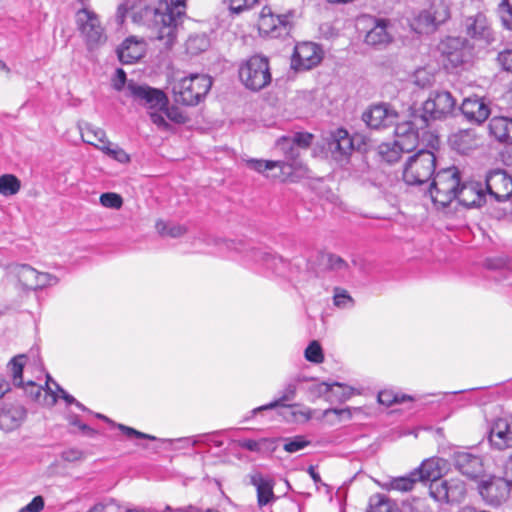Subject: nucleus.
<instances>
[{
  "label": "nucleus",
  "instance_id": "nucleus-33",
  "mask_svg": "<svg viewBox=\"0 0 512 512\" xmlns=\"http://www.w3.org/2000/svg\"><path fill=\"white\" fill-rule=\"evenodd\" d=\"M460 111L468 122L480 125V100L478 98L464 99Z\"/></svg>",
  "mask_w": 512,
  "mask_h": 512
},
{
  "label": "nucleus",
  "instance_id": "nucleus-55",
  "mask_svg": "<svg viewBox=\"0 0 512 512\" xmlns=\"http://www.w3.org/2000/svg\"><path fill=\"white\" fill-rule=\"evenodd\" d=\"M482 42L486 47L493 46L499 42L498 33L490 26L482 24Z\"/></svg>",
  "mask_w": 512,
  "mask_h": 512
},
{
  "label": "nucleus",
  "instance_id": "nucleus-54",
  "mask_svg": "<svg viewBox=\"0 0 512 512\" xmlns=\"http://www.w3.org/2000/svg\"><path fill=\"white\" fill-rule=\"evenodd\" d=\"M118 428L129 438L135 437V438L147 439V440H152V441L159 440L158 438H156L153 435L140 432L132 427H128L123 424H118Z\"/></svg>",
  "mask_w": 512,
  "mask_h": 512
},
{
  "label": "nucleus",
  "instance_id": "nucleus-30",
  "mask_svg": "<svg viewBox=\"0 0 512 512\" xmlns=\"http://www.w3.org/2000/svg\"><path fill=\"white\" fill-rule=\"evenodd\" d=\"M456 199L464 207H476L480 201V184L478 182L461 183Z\"/></svg>",
  "mask_w": 512,
  "mask_h": 512
},
{
  "label": "nucleus",
  "instance_id": "nucleus-3",
  "mask_svg": "<svg viewBox=\"0 0 512 512\" xmlns=\"http://www.w3.org/2000/svg\"><path fill=\"white\" fill-rule=\"evenodd\" d=\"M212 87V78L206 74H191L175 82L172 87L174 100L185 106L200 103Z\"/></svg>",
  "mask_w": 512,
  "mask_h": 512
},
{
  "label": "nucleus",
  "instance_id": "nucleus-39",
  "mask_svg": "<svg viewBox=\"0 0 512 512\" xmlns=\"http://www.w3.org/2000/svg\"><path fill=\"white\" fill-rule=\"evenodd\" d=\"M210 41L206 34L190 35L186 41V49L192 55H197L208 49Z\"/></svg>",
  "mask_w": 512,
  "mask_h": 512
},
{
  "label": "nucleus",
  "instance_id": "nucleus-62",
  "mask_svg": "<svg viewBox=\"0 0 512 512\" xmlns=\"http://www.w3.org/2000/svg\"><path fill=\"white\" fill-rule=\"evenodd\" d=\"M61 458L67 462L79 461L83 458V452L75 448L67 449L61 453Z\"/></svg>",
  "mask_w": 512,
  "mask_h": 512
},
{
  "label": "nucleus",
  "instance_id": "nucleus-19",
  "mask_svg": "<svg viewBox=\"0 0 512 512\" xmlns=\"http://www.w3.org/2000/svg\"><path fill=\"white\" fill-rule=\"evenodd\" d=\"M27 417L26 408L18 402H5L0 407V430L11 432L18 429Z\"/></svg>",
  "mask_w": 512,
  "mask_h": 512
},
{
  "label": "nucleus",
  "instance_id": "nucleus-24",
  "mask_svg": "<svg viewBox=\"0 0 512 512\" xmlns=\"http://www.w3.org/2000/svg\"><path fill=\"white\" fill-rule=\"evenodd\" d=\"M447 470V461L442 458H429L414 469L420 482L438 480Z\"/></svg>",
  "mask_w": 512,
  "mask_h": 512
},
{
  "label": "nucleus",
  "instance_id": "nucleus-11",
  "mask_svg": "<svg viewBox=\"0 0 512 512\" xmlns=\"http://www.w3.org/2000/svg\"><path fill=\"white\" fill-rule=\"evenodd\" d=\"M456 106V100L448 91H432L419 111L428 122L430 120L444 119L451 115Z\"/></svg>",
  "mask_w": 512,
  "mask_h": 512
},
{
  "label": "nucleus",
  "instance_id": "nucleus-49",
  "mask_svg": "<svg viewBox=\"0 0 512 512\" xmlns=\"http://www.w3.org/2000/svg\"><path fill=\"white\" fill-rule=\"evenodd\" d=\"M406 399L411 400V397L406 395L399 397L398 394H394L392 391L389 390L381 391L378 394L379 403L385 406H391L394 403H401Z\"/></svg>",
  "mask_w": 512,
  "mask_h": 512
},
{
  "label": "nucleus",
  "instance_id": "nucleus-14",
  "mask_svg": "<svg viewBox=\"0 0 512 512\" xmlns=\"http://www.w3.org/2000/svg\"><path fill=\"white\" fill-rule=\"evenodd\" d=\"M323 54V50L316 43H298L291 58V68L295 71L311 70L321 63Z\"/></svg>",
  "mask_w": 512,
  "mask_h": 512
},
{
  "label": "nucleus",
  "instance_id": "nucleus-21",
  "mask_svg": "<svg viewBox=\"0 0 512 512\" xmlns=\"http://www.w3.org/2000/svg\"><path fill=\"white\" fill-rule=\"evenodd\" d=\"M146 44L135 36L126 38L117 48V56L123 64H133L145 54Z\"/></svg>",
  "mask_w": 512,
  "mask_h": 512
},
{
  "label": "nucleus",
  "instance_id": "nucleus-17",
  "mask_svg": "<svg viewBox=\"0 0 512 512\" xmlns=\"http://www.w3.org/2000/svg\"><path fill=\"white\" fill-rule=\"evenodd\" d=\"M398 113L390 105L381 103L371 106L363 113V121L372 129H382L394 125Z\"/></svg>",
  "mask_w": 512,
  "mask_h": 512
},
{
  "label": "nucleus",
  "instance_id": "nucleus-25",
  "mask_svg": "<svg viewBox=\"0 0 512 512\" xmlns=\"http://www.w3.org/2000/svg\"><path fill=\"white\" fill-rule=\"evenodd\" d=\"M453 149L462 154H467L478 147V136L475 129H462L449 138Z\"/></svg>",
  "mask_w": 512,
  "mask_h": 512
},
{
  "label": "nucleus",
  "instance_id": "nucleus-16",
  "mask_svg": "<svg viewBox=\"0 0 512 512\" xmlns=\"http://www.w3.org/2000/svg\"><path fill=\"white\" fill-rule=\"evenodd\" d=\"M488 441L493 449L512 448V417L497 418L489 427Z\"/></svg>",
  "mask_w": 512,
  "mask_h": 512
},
{
  "label": "nucleus",
  "instance_id": "nucleus-10",
  "mask_svg": "<svg viewBox=\"0 0 512 512\" xmlns=\"http://www.w3.org/2000/svg\"><path fill=\"white\" fill-rule=\"evenodd\" d=\"M126 91L127 96L150 110H163L169 103L166 94L162 90L146 84H138L134 80L127 82Z\"/></svg>",
  "mask_w": 512,
  "mask_h": 512
},
{
  "label": "nucleus",
  "instance_id": "nucleus-64",
  "mask_svg": "<svg viewBox=\"0 0 512 512\" xmlns=\"http://www.w3.org/2000/svg\"><path fill=\"white\" fill-rule=\"evenodd\" d=\"M160 110H154L149 113L151 121L159 128L168 129L169 124L165 120L164 116L159 112Z\"/></svg>",
  "mask_w": 512,
  "mask_h": 512
},
{
  "label": "nucleus",
  "instance_id": "nucleus-18",
  "mask_svg": "<svg viewBox=\"0 0 512 512\" xmlns=\"http://www.w3.org/2000/svg\"><path fill=\"white\" fill-rule=\"evenodd\" d=\"M486 190L497 201H505L512 195V177L501 169L487 174Z\"/></svg>",
  "mask_w": 512,
  "mask_h": 512
},
{
  "label": "nucleus",
  "instance_id": "nucleus-37",
  "mask_svg": "<svg viewBox=\"0 0 512 512\" xmlns=\"http://www.w3.org/2000/svg\"><path fill=\"white\" fill-rule=\"evenodd\" d=\"M334 386L343 388L345 390L343 392V396H342V398L344 400L350 398V396L352 395V388L344 387L342 384H340L338 382H335L333 384H329L326 382L313 384L312 386L309 387V393L314 398H319V397L326 395L328 392H330Z\"/></svg>",
  "mask_w": 512,
  "mask_h": 512
},
{
  "label": "nucleus",
  "instance_id": "nucleus-2",
  "mask_svg": "<svg viewBox=\"0 0 512 512\" xmlns=\"http://www.w3.org/2000/svg\"><path fill=\"white\" fill-rule=\"evenodd\" d=\"M444 68L451 73L467 70L473 63V47L460 37H446L438 44Z\"/></svg>",
  "mask_w": 512,
  "mask_h": 512
},
{
  "label": "nucleus",
  "instance_id": "nucleus-59",
  "mask_svg": "<svg viewBox=\"0 0 512 512\" xmlns=\"http://www.w3.org/2000/svg\"><path fill=\"white\" fill-rule=\"evenodd\" d=\"M42 387L36 385L34 382L29 381L24 386V391L32 400L41 402V396H42Z\"/></svg>",
  "mask_w": 512,
  "mask_h": 512
},
{
  "label": "nucleus",
  "instance_id": "nucleus-48",
  "mask_svg": "<svg viewBox=\"0 0 512 512\" xmlns=\"http://www.w3.org/2000/svg\"><path fill=\"white\" fill-rule=\"evenodd\" d=\"M335 137L337 138V142H339L342 146V155L348 156L353 150V141L349 136L347 130L339 128L333 132Z\"/></svg>",
  "mask_w": 512,
  "mask_h": 512
},
{
  "label": "nucleus",
  "instance_id": "nucleus-53",
  "mask_svg": "<svg viewBox=\"0 0 512 512\" xmlns=\"http://www.w3.org/2000/svg\"><path fill=\"white\" fill-rule=\"evenodd\" d=\"M326 265L329 269L334 271H342L348 268L347 262L335 254H327Z\"/></svg>",
  "mask_w": 512,
  "mask_h": 512
},
{
  "label": "nucleus",
  "instance_id": "nucleus-22",
  "mask_svg": "<svg viewBox=\"0 0 512 512\" xmlns=\"http://www.w3.org/2000/svg\"><path fill=\"white\" fill-rule=\"evenodd\" d=\"M276 148L285 157L283 161L285 162L286 170L282 174L290 175L294 170H303L305 168L300 160L302 149L290 143L286 136H282L276 141Z\"/></svg>",
  "mask_w": 512,
  "mask_h": 512
},
{
  "label": "nucleus",
  "instance_id": "nucleus-12",
  "mask_svg": "<svg viewBox=\"0 0 512 512\" xmlns=\"http://www.w3.org/2000/svg\"><path fill=\"white\" fill-rule=\"evenodd\" d=\"M292 13L275 15L270 7H263L258 21L259 32L271 38H280L290 33Z\"/></svg>",
  "mask_w": 512,
  "mask_h": 512
},
{
  "label": "nucleus",
  "instance_id": "nucleus-1",
  "mask_svg": "<svg viewBox=\"0 0 512 512\" xmlns=\"http://www.w3.org/2000/svg\"><path fill=\"white\" fill-rule=\"evenodd\" d=\"M185 16L186 0H170L169 3H160L158 7L145 6L141 11L134 13V21H151L155 38L166 49H170L183 29Z\"/></svg>",
  "mask_w": 512,
  "mask_h": 512
},
{
  "label": "nucleus",
  "instance_id": "nucleus-38",
  "mask_svg": "<svg viewBox=\"0 0 512 512\" xmlns=\"http://www.w3.org/2000/svg\"><path fill=\"white\" fill-rule=\"evenodd\" d=\"M401 147L397 145V141L394 140L393 143H382L379 145V155L381 159L388 164H393L397 162L401 154L405 151L400 149Z\"/></svg>",
  "mask_w": 512,
  "mask_h": 512
},
{
  "label": "nucleus",
  "instance_id": "nucleus-4",
  "mask_svg": "<svg viewBox=\"0 0 512 512\" xmlns=\"http://www.w3.org/2000/svg\"><path fill=\"white\" fill-rule=\"evenodd\" d=\"M460 185L461 176L457 167L451 166L437 171L429 188L433 203L442 208L447 207L456 199Z\"/></svg>",
  "mask_w": 512,
  "mask_h": 512
},
{
  "label": "nucleus",
  "instance_id": "nucleus-43",
  "mask_svg": "<svg viewBox=\"0 0 512 512\" xmlns=\"http://www.w3.org/2000/svg\"><path fill=\"white\" fill-rule=\"evenodd\" d=\"M286 139L302 150H307L314 140V135L309 132H295Z\"/></svg>",
  "mask_w": 512,
  "mask_h": 512
},
{
  "label": "nucleus",
  "instance_id": "nucleus-32",
  "mask_svg": "<svg viewBox=\"0 0 512 512\" xmlns=\"http://www.w3.org/2000/svg\"><path fill=\"white\" fill-rule=\"evenodd\" d=\"M248 168L264 174L265 172H273L275 169H278L280 173L285 172L286 165L284 161H272V160H262V159H248L245 161Z\"/></svg>",
  "mask_w": 512,
  "mask_h": 512
},
{
  "label": "nucleus",
  "instance_id": "nucleus-27",
  "mask_svg": "<svg viewBox=\"0 0 512 512\" xmlns=\"http://www.w3.org/2000/svg\"><path fill=\"white\" fill-rule=\"evenodd\" d=\"M489 133L501 143H512V118L494 117L488 125Z\"/></svg>",
  "mask_w": 512,
  "mask_h": 512
},
{
  "label": "nucleus",
  "instance_id": "nucleus-45",
  "mask_svg": "<svg viewBox=\"0 0 512 512\" xmlns=\"http://www.w3.org/2000/svg\"><path fill=\"white\" fill-rule=\"evenodd\" d=\"M498 12L502 25L512 31V0H502Z\"/></svg>",
  "mask_w": 512,
  "mask_h": 512
},
{
  "label": "nucleus",
  "instance_id": "nucleus-46",
  "mask_svg": "<svg viewBox=\"0 0 512 512\" xmlns=\"http://www.w3.org/2000/svg\"><path fill=\"white\" fill-rule=\"evenodd\" d=\"M142 0H125L122 2L117 8L118 17L124 18L128 12L132 13V17L134 18V13L141 11L146 5L141 4Z\"/></svg>",
  "mask_w": 512,
  "mask_h": 512
},
{
  "label": "nucleus",
  "instance_id": "nucleus-36",
  "mask_svg": "<svg viewBox=\"0 0 512 512\" xmlns=\"http://www.w3.org/2000/svg\"><path fill=\"white\" fill-rule=\"evenodd\" d=\"M156 230L161 236L171 238H178L187 233L186 226L163 220L156 222Z\"/></svg>",
  "mask_w": 512,
  "mask_h": 512
},
{
  "label": "nucleus",
  "instance_id": "nucleus-44",
  "mask_svg": "<svg viewBox=\"0 0 512 512\" xmlns=\"http://www.w3.org/2000/svg\"><path fill=\"white\" fill-rule=\"evenodd\" d=\"M367 512H391V504L383 495L376 494L370 497Z\"/></svg>",
  "mask_w": 512,
  "mask_h": 512
},
{
  "label": "nucleus",
  "instance_id": "nucleus-63",
  "mask_svg": "<svg viewBox=\"0 0 512 512\" xmlns=\"http://www.w3.org/2000/svg\"><path fill=\"white\" fill-rule=\"evenodd\" d=\"M237 445L248 451L259 452L261 449V442L253 439H242L237 441Z\"/></svg>",
  "mask_w": 512,
  "mask_h": 512
},
{
  "label": "nucleus",
  "instance_id": "nucleus-34",
  "mask_svg": "<svg viewBox=\"0 0 512 512\" xmlns=\"http://www.w3.org/2000/svg\"><path fill=\"white\" fill-rule=\"evenodd\" d=\"M81 137L87 144L97 146L104 145L108 140L103 129L87 124L81 131Z\"/></svg>",
  "mask_w": 512,
  "mask_h": 512
},
{
  "label": "nucleus",
  "instance_id": "nucleus-7",
  "mask_svg": "<svg viewBox=\"0 0 512 512\" xmlns=\"http://www.w3.org/2000/svg\"><path fill=\"white\" fill-rule=\"evenodd\" d=\"M239 77L246 88L259 91L271 82L269 60L261 55L251 56L239 68Z\"/></svg>",
  "mask_w": 512,
  "mask_h": 512
},
{
  "label": "nucleus",
  "instance_id": "nucleus-15",
  "mask_svg": "<svg viewBox=\"0 0 512 512\" xmlns=\"http://www.w3.org/2000/svg\"><path fill=\"white\" fill-rule=\"evenodd\" d=\"M450 17L449 7L446 4H442L438 10H433V7L429 10H422L416 15L411 21V28L419 34L430 33L436 30V28L448 20Z\"/></svg>",
  "mask_w": 512,
  "mask_h": 512
},
{
  "label": "nucleus",
  "instance_id": "nucleus-47",
  "mask_svg": "<svg viewBox=\"0 0 512 512\" xmlns=\"http://www.w3.org/2000/svg\"><path fill=\"white\" fill-rule=\"evenodd\" d=\"M305 358L309 362L316 364L322 363L324 355L320 344L317 341H312L305 349Z\"/></svg>",
  "mask_w": 512,
  "mask_h": 512
},
{
  "label": "nucleus",
  "instance_id": "nucleus-56",
  "mask_svg": "<svg viewBox=\"0 0 512 512\" xmlns=\"http://www.w3.org/2000/svg\"><path fill=\"white\" fill-rule=\"evenodd\" d=\"M334 305L339 308H346L353 305L352 297L345 290L336 289L334 295Z\"/></svg>",
  "mask_w": 512,
  "mask_h": 512
},
{
  "label": "nucleus",
  "instance_id": "nucleus-6",
  "mask_svg": "<svg viewBox=\"0 0 512 512\" xmlns=\"http://www.w3.org/2000/svg\"><path fill=\"white\" fill-rule=\"evenodd\" d=\"M395 125L397 145L407 153L417 147L420 137L426 134V129L429 127L428 120L421 116L419 111L412 112L408 120L396 122Z\"/></svg>",
  "mask_w": 512,
  "mask_h": 512
},
{
  "label": "nucleus",
  "instance_id": "nucleus-61",
  "mask_svg": "<svg viewBox=\"0 0 512 512\" xmlns=\"http://www.w3.org/2000/svg\"><path fill=\"white\" fill-rule=\"evenodd\" d=\"M127 78L126 73L122 68H118L115 72V76L113 78L112 86L115 90L121 91L127 87L126 84Z\"/></svg>",
  "mask_w": 512,
  "mask_h": 512
},
{
  "label": "nucleus",
  "instance_id": "nucleus-31",
  "mask_svg": "<svg viewBox=\"0 0 512 512\" xmlns=\"http://www.w3.org/2000/svg\"><path fill=\"white\" fill-rule=\"evenodd\" d=\"M299 380L300 379H297V380L291 381L288 384H286L279 399H277V400H275L273 402H270V403H268L266 405H262L260 407H257L252 412L254 414H256V413H258L260 411L274 409V408H276L278 406L284 405L285 402L293 400L295 395H296L297 382Z\"/></svg>",
  "mask_w": 512,
  "mask_h": 512
},
{
  "label": "nucleus",
  "instance_id": "nucleus-20",
  "mask_svg": "<svg viewBox=\"0 0 512 512\" xmlns=\"http://www.w3.org/2000/svg\"><path fill=\"white\" fill-rule=\"evenodd\" d=\"M511 482L506 478L490 477L489 480L482 478V498L492 505H498L507 498Z\"/></svg>",
  "mask_w": 512,
  "mask_h": 512
},
{
  "label": "nucleus",
  "instance_id": "nucleus-52",
  "mask_svg": "<svg viewBox=\"0 0 512 512\" xmlns=\"http://www.w3.org/2000/svg\"><path fill=\"white\" fill-rule=\"evenodd\" d=\"M231 13L239 14L252 8L258 3V0H225Z\"/></svg>",
  "mask_w": 512,
  "mask_h": 512
},
{
  "label": "nucleus",
  "instance_id": "nucleus-58",
  "mask_svg": "<svg viewBox=\"0 0 512 512\" xmlns=\"http://www.w3.org/2000/svg\"><path fill=\"white\" fill-rule=\"evenodd\" d=\"M328 149L336 160H341L342 158L347 157L346 155H342V146L337 142V138L333 132L331 133L328 141Z\"/></svg>",
  "mask_w": 512,
  "mask_h": 512
},
{
  "label": "nucleus",
  "instance_id": "nucleus-41",
  "mask_svg": "<svg viewBox=\"0 0 512 512\" xmlns=\"http://www.w3.org/2000/svg\"><path fill=\"white\" fill-rule=\"evenodd\" d=\"M21 188L20 180L12 174L0 176V194L3 196H12L19 192Z\"/></svg>",
  "mask_w": 512,
  "mask_h": 512
},
{
  "label": "nucleus",
  "instance_id": "nucleus-50",
  "mask_svg": "<svg viewBox=\"0 0 512 512\" xmlns=\"http://www.w3.org/2000/svg\"><path fill=\"white\" fill-rule=\"evenodd\" d=\"M310 441L306 440L303 436H295L285 440L284 450L289 453H295L307 447Z\"/></svg>",
  "mask_w": 512,
  "mask_h": 512
},
{
  "label": "nucleus",
  "instance_id": "nucleus-51",
  "mask_svg": "<svg viewBox=\"0 0 512 512\" xmlns=\"http://www.w3.org/2000/svg\"><path fill=\"white\" fill-rule=\"evenodd\" d=\"M100 203L106 208L119 209L123 205V199L119 194L107 192L100 196Z\"/></svg>",
  "mask_w": 512,
  "mask_h": 512
},
{
  "label": "nucleus",
  "instance_id": "nucleus-26",
  "mask_svg": "<svg viewBox=\"0 0 512 512\" xmlns=\"http://www.w3.org/2000/svg\"><path fill=\"white\" fill-rule=\"evenodd\" d=\"M390 21L387 19H374L373 27L366 33L365 42L371 46H384L392 41L388 32Z\"/></svg>",
  "mask_w": 512,
  "mask_h": 512
},
{
  "label": "nucleus",
  "instance_id": "nucleus-29",
  "mask_svg": "<svg viewBox=\"0 0 512 512\" xmlns=\"http://www.w3.org/2000/svg\"><path fill=\"white\" fill-rule=\"evenodd\" d=\"M418 482L420 481L417 477V473L413 470L405 476L389 478L381 484V487L386 491L406 493L412 491Z\"/></svg>",
  "mask_w": 512,
  "mask_h": 512
},
{
  "label": "nucleus",
  "instance_id": "nucleus-40",
  "mask_svg": "<svg viewBox=\"0 0 512 512\" xmlns=\"http://www.w3.org/2000/svg\"><path fill=\"white\" fill-rule=\"evenodd\" d=\"M25 362V355H17L13 357L7 365L8 371L12 376L13 383L16 386L23 385L22 375Z\"/></svg>",
  "mask_w": 512,
  "mask_h": 512
},
{
  "label": "nucleus",
  "instance_id": "nucleus-8",
  "mask_svg": "<svg viewBox=\"0 0 512 512\" xmlns=\"http://www.w3.org/2000/svg\"><path fill=\"white\" fill-rule=\"evenodd\" d=\"M6 273L15 279L24 289L38 290L48 286L56 285L59 279L50 274L38 272L28 264L12 263L6 266Z\"/></svg>",
  "mask_w": 512,
  "mask_h": 512
},
{
  "label": "nucleus",
  "instance_id": "nucleus-9",
  "mask_svg": "<svg viewBox=\"0 0 512 512\" xmlns=\"http://www.w3.org/2000/svg\"><path fill=\"white\" fill-rule=\"evenodd\" d=\"M75 21L89 49H94L106 42L107 37L104 28L94 11L88 8L78 10Z\"/></svg>",
  "mask_w": 512,
  "mask_h": 512
},
{
  "label": "nucleus",
  "instance_id": "nucleus-23",
  "mask_svg": "<svg viewBox=\"0 0 512 512\" xmlns=\"http://www.w3.org/2000/svg\"><path fill=\"white\" fill-rule=\"evenodd\" d=\"M455 468L469 479L477 480L480 475V457L467 451L453 454Z\"/></svg>",
  "mask_w": 512,
  "mask_h": 512
},
{
  "label": "nucleus",
  "instance_id": "nucleus-13",
  "mask_svg": "<svg viewBox=\"0 0 512 512\" xmlns=\"http://www.w3.org/2000/svg\"><path fill=\"white\" fill-rule=\"evenodd\" d=\"M430 496L439 503H456L464 499L466 487L459 479L435 480L429 485Z\"/></svg>",
  "mask_w": 512,
  "mask_h": 512
},
{
  "label": "nucleus",
  "instance_id": "nucleus-28",
  "mask_svg": "<svg viewBox=\"0 0 512 512\" xmlns=\"http://www.w3.org/2000/svg\"><path fill=\"white\" fill-rule=\"evenodd\" d=\"M251 484L256 487L257 502L263 507L277 499L273 492V481L264 478L261 474L251 476Z\"/></svg>",
  "mask_w": 512,
  "mask_h": 512
},
{
  "label": "nucleus",
  "instance_id": "nucleus-42",
  "mask_svg": "<svg viewBox=\"0 0 512 512\" xmlns=\"http://www.w3.org/2000/svg\"><path fill=\"white\" fill-rule=\"evenodd\" d=\"M97 149L120 163L125 164L130 162V156L118 145H112L109 141L104 145L97 146Z\"/></svg>",
  "mask_w": 512,
  "mask_h": 512
},
{
  "label": "nucleus",
  "instance_id": "nucleus-35",
  "mask_svg": "<svg viewBox=\"0 0 512 512\" xmlns=\"http://www.w3.org/2000/svg\"><path fill=\"white\" fill-rule=\"evenodd\" d=\"M250 257L256 262H261L272 270H277L279 265H283L284 262L281 257H278L268 251L262 249L253 248L250 251Z\"/></svg>",
  "mask_w": 512,
  "mask_h": 512
},
{
  "label": "nucleus",
  "instance_id": "nucleus-60",
  "mask_svg": "<svg viewBox=\"0 0 512 512\" xmlns=\"http://www.w3.org/2000/svg\"><path fill=\"white\" fill-rule=\"evenodd\" d=\"M44 508V499L42 496H36L26 506L22 507L18 512H41Z\"/></svg>",
  "mask_w": 512,
  "mask_h": 512
},
{
  "label": "nucleus",
  "instance_id": "nucleus-57",
  "mask_svg": "<svg viewBox=\"0 0 512 512\" xmlns=\"http://www.w3.org/2000/svg\"><path fill=\"white\" fill-rule=\"evenodd\" d=\"M497 61L504 70L512 72V49L499 52Z\"/></svg>",
  "mask_w": 512,
  "mask_h": 512
},
{
  "label": "nucleus",
  "instance_id": "nucleus-5",
  "mask_svg": "<svg viewBox=\"0 0 512 512\" xmlns=\"http://www.w3.org/2000/svg\"><path fill=\"white\" fill-rule=\"evenodd\" d=\"M436 156L430 150L421 149L409 157L404 170L403 179L409 185H421L435 174Z\"/></svg>",
  "mask_w": 512,
  "mask_h": 512
}]
</instances>
